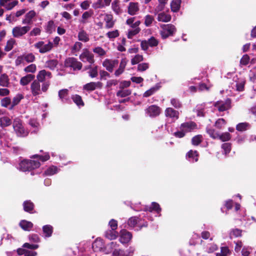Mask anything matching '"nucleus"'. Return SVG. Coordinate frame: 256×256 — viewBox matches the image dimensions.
I'll return each instance as SVG.
<instances>
[{"mask_svg": "<svg viewBox=\"0 0 256 256\" xmlns=\"http://www.w3.org/2000/svg\"><path fill=\"white\" fill-rule=\"evenodd\" d=\"M180 128V130L174 132V135L176 137L182 138L185 136L186 133L196 129L197 125L194 122H189L181 124Z\"/></svg>", "mask_w": 256, "mask_h": 256, "instance_id": "1", "label": "nucleus"}, {"mask_svg": "<svg viewBox=\"0 0 256 256\" xmlns=\"http://www.w3.org/2000/svg\"><path fill=\"white\" fill-rule=\"evenodd\" d=\"M40 162L34 160H24L20 164L18 168L22 172L29 171L40 166Z\"/></svg>", "mask_w": 256, "mask_h": 256, "instance_id": "2", "label": "nucleus"}, {"mask_svg": "<svg viewBox=\"0 0 256 256\" xmlns=\"http://www.w3.org/2000/svg\"><path fill=\"white\" fill-rule=\"evenodd\" d=\"M13 128L17 136H25L28 134V130L24 128L21 120L18 118L14 120Z\"/></svg>", "mask_w": 256, "mask_h": 256, "instance_id": "3", "label": "nucleus"}, {"mask_svg": "<svg viewBox=\"0 0 256 256\" xmlns=\"http://www.w3.org/2000/svg\"><path fill=\"white\" fill-rule=\"evenodd\" d=\"M30 29L29 26H16L12 30V34L14 37L19 38L26 34Z\"/></svg>", "mask_w": 256, "mask_h": 256, "instance_id": "4", "label": "nucleus"}, {"mask_svg": "<svg viewBox=\"0 0 256 256\" xmlns=\"http://www.w3.org/2000/svg\"><path fill=\"white\" fill-rule=\"evenodd\" d=\"M34 46L38 50L40 53L44 54L50 51L53 47V44L52 42H48V44H45L43 41H40L34 44Z\"/></svg>", "mask_w": 256, "mask_h": 256, "instance_id": "5", "label": "nucleus"}, {"mask_svg": "<svg viewBox=\"0 0 256 256\" xmlns=\"http://www.w3.org/2000/svg\"><path fill=\"white\" fill-rule=\"evenodd\" d=\"M231 101L228 98L225 100H219L216 102L214 106L219 112H224L228 110L231 107Z\"/></svg>", "mask_w": 256, "mask_h": 256, "instance_id": "6", "label": "nucleus"}, {"mask_svg": "<svg viewBox=\"0 0 256 256\" xmlns=\"http://www.w3.org/2000/svg\"><path fill=\"white\" fill-rule=\"evenodd\" d=\"M176 31L175 26L171 24L164 25L162 30L160 32L162 38H166L168 36L172 35Z\"/></svg>", "mask_w": 256, "mask_h": 256, "instance_id": "7", "label": "nucleus"}, {"mask_svg": "<svg viewBox=\"0 0 256 256\" xmlns=\"http://www.w3.org/2000/svg\"><path fill=\"white\" fill-rule=\"evenodd\" d=\"M146 114L151 118H154L160 115L161 108L156 105H152L145 110Z\"/></svg>", "mask_w": 256, "mask_h": 256, "instance_id": "8", "label": "nucleus"}, {"mask_svg": "<svg viewBox=\"0 0 256 256\" xmlns=\"http://www.w3.org/2000/svg\"><path fill=\"white\" fill-rule=\"evenodd\" d=\"M65 66L66 67L72 68L74 70H80L82 68V64L74 58H70L65 60Z\"/></svg>", "mask_w": 256, "mask_h": 256, "instance_id": "9", "label": "nucleus"}, {"mask_svg": "<svg viewBox=\"0 0 256 256\" xmlns=\"http://www.w3.org/2000/svg\"><path fill=\"white\" fill-rule=\"evenodd\" d=\"M80 58L83 62H88L90 64L94 62V54L86 49L84 50L80 56Z\"/></svg>", "mask_w": 256, "mask_h": 256, "instance_id": "10", "label": "nucleus"}, {"mask_svg": "<svg viewBox=\"0 0 256 256\" xmlns=\"http://www.w3.org/2000/svg\"><path fill=\"white\" fill-rule=\"evenodd\" d=\"M52 78V74L50 72L46 71L44 70H40L36 76V80L40 82H46L47 79L50 78Z\"/></svg>", "mask_w": 256, "mask_h": 256, "instance_id": "11", "label": "nucleus"}, {"mask_svg": "<svg viewBox=\"0 0 256 256\" xmlns=\"http://www.w3.org/2000/svg\"><path fill=\"white\" fill-rule=\"evenodd\" d=\"M30 90L33 96H37L42 94L40 84L39 82L34 80L30 84Z\"/></svg>", "mask_w": 256, "mask_h": 256, "instance_id": "12", "label": "nucleus"}, {"mask_svg": "<svg viewBox=\"0 0 256 256\" xmlns=\"http://www.w3.org/2000/svg\"><path fill=\"white\" fill-rule=\"evenodd\" d=\"M132 238V234L126 230H122L120 232V241L122 244L128 243Z\"/></svg>", "mask_w": 256, "mask_h": 256, "instance_id": "13", "label": "nucleus"}, {"mask_svg": "<svg viewBox=\"0 0 256 256\" xmlns=\"http://www.w3.org/2000/svg\"><path fill=\"white\" fill-rule=\"evenodd\" d=\"M36 12L32 10L26 14L22 20V23L23 24H32V20L36 16Z\"/></svg>", "mask_w": 256, "mask_h": 256, "instance_id": "14", "label": "nucleus"}, {"mask_svg": "<svg viewBox=\"0 0 256 256\" xmlns=\"http://www.w3.org/2000/svg\"><path fill=\"white\" fill-rule=\"evenodd\" d=\"M118 63V60L106 59L102 63V66L106 68L107 70L110 72H112L114 68L117 65Z\"/></svg>", "mask_w": 256, "mask_h": 256, "instance_id": "15", "label": "nucleus"}, {"mask_svg": "<svg viewBox=\"0 0 256 256\" xmlns=\"http://www.w3.org/2000/svg\"><path fill=\"white\" fill-rule=\"evenodd\" d=\"M140 10V6L138 2H130L128 6V12L131 16L136 14Z\"/></svg>", "mask_w": 256, "mask_h": 256, "instance_id": "16", "label": "nucleus"}, {"mask_svg": "<svg viewBox=\"0 0 256 256\" xmlns=\"http://www.w3.org/2000/svg\"><path fill=\"white\" fill-rule=\"evenodd\" d=\"M18 4L17 0H0V4L8 10H12Z\"/></svg>", "mask_w": 256, "mask_h": 256, "instance_id": "17", "label": "nucleus"}, {"mask_svg": "<svg viewBox=\"0 0 256 256\" xmlns=\"http://www.w3.org/2000/svg\"><path fill=\"white\" fill-rule=\"evenodd\" d=\"M92 248L96 252L102 251L104 248L102 240L100 238H97L93 242Z\"/></svg>", "mask_w": 256, "mask_h": 256, "instance_id": "18", "label": "nucleus"}, {"mask_svg": "<svg viewBox=\"0 0 256 256\" xmlns=\"http://www.w3.org/2000/svg\"><path fill=\"white\" fill-rule=\"evenodd\" d=\"M102 86V84L101 82H90L84 84V88L88 91H92L96 88H101Z\"/></svg>", "mask_w": 256, "mask_h": 256, "instance_id": "19", "label": "nucleus"}, {"mask_svg": "<svg viewBox=\"0 0 256 256\" xmlns=\"http://www.w3.org/2000/svg\"><path fill=\"white\" fill-rule=\"evenodd\" d=\"M166 116L169 117L174 120H178L179 118V112L172 108H168L164 111Z\"/></svg>", "mask_w": 256, "mask_h": 256, "instance_id": "20", "label": "nucleus"}, {"mask_svg": "<svg viewBox=\"0 0 256 256\" xmlns=\"http://www.w3.org/2000/svg\"><path fill=\"white\" fill-rule=\"evenodd\" d=\"M85 70H88L87 73L91 78H95L98 76V66H92L91 65L85 67Z\"/></svg>", "mask_w": 256, "mask_h": 256, "instance_id": "21", "label": "nucleus"}, {"mask_svg": "<svg viewBox=\"0 0 256 256\" xmlns=\"http://www.w3.org/2000/svg\"><path fill=\"white\" fill-rule=\"evenodd\" d=\"M112 0H97V2L92 4L94 9L102 8L108 6Z\"/></svg>", "mask_w": 256, "mask_h": 256, "instance_id": "22", "label": "nucleus"}, {"mask_svg": "<svg viewBox=\"0 0 256 256\" xmlns=\"http://www.w3.org/2000/svg\"><path fill=\"white\" fill-rule=\"evenodd\" d=\"M35 78V76L32 74H28L22 77L20 81V85L25 86L29 84Z\"/></svg>", "mask_w": 256, "mask_h": 256, "instance_id": "23", "label": "nucleus"}, {"mask_svg": "<svg viewBox=\"0 0 256 256\" xmlns=\"http://www.w3.org/2000/svg\"><path fill=\"white\" fill-rule=\"evenodd\" d=\"M100 16H103L104 21L106 22V27L108 28H112L114 25V22L112 20V16L108 14H101Z\"/></svg>", "mask_w": 256, "mask_h": 256, "instance_id": "24", "label": "nucleus"}, {"mask_svg": "<svg viewBox=\"0 0 256 256\" xmlns=\"http://www.w3.org/2000/svg\"><path fill=\"white\" fill-rule=\"evenodd\" d=\"M20 226L24 230L29 231L33 226V224L30 222L22 220L20 222Z\"/></svg>", "mask_w": 256, "mask_h": 256, "instance_id": "25", "label": "nucleus"}, {"mask_svg": "<svg viewBox=\"0 0 256 256\" xmlns=\"http://www.w3.org/2000/svg\"><path fill=\"white\" fill-rule=\"evenodd\" d=\"M157 20L159 22H168L171 20V16L164 12H160L158 14Z\"/></svg>", "mask_w": 256, "mask_h": 256, "instance_id": "26", "label": "nucleus"}, {"mask_svg": "<svg viewBox=\"0 0 256 256\" xmlns=\"http://www.w3.org/2000/svg\"><path fill=\"white\" fill-rule=\"evenodd\" d=\"M118 236V232L114 230H106L105 232L106 238L110 240H115Z\"/></svg>", "mask_w": 256, "mask_h": 256, "instance_id": "27", "label": "nucleus"}, {"mask_svg": "<svg viewBox=\"0 0 256 256\" xmlns=\"http://www.w3.org/2000/svg\"><path fill=\"white\" fill-rule=\"evenodd\" d=\"M8 76L5 74L0 76V86L4 87H8L9 85Z\"/></svg>", "mask_w": 256, "mask_h": 256, "instance_id": "28", "label": "nucleus"}, {"mask_svg": "<svg viewBox=\"0 0 256 256\" xmlns=\"http://www.w3.org/2000/svg\"><path fill=\"white\" fill-rule=\"evenodd\" d=\"M17 253L18 255H23L24 256H34L36 254V252L33 250H26L24 248H20L17 250Z\"/></svg>", "mask_w": 256, "mask_h": 256, "instance_id": "29", "label": "nucleus"}, {"mask_svg": "<svg viewBox=\"0 0 256 256\" xmlns=\"http://www.w3.org/2000/svg\"><path fill=\"white\" fill-rule=\"evenodd\" d=\"M12 124L11 120L8 116H2L0 118V126L2 128L6 127Z\"/></svg>", "mask_w": 256, "mask_h": 256, "instance_id": "30", "label": "nucleus"}, {"mask_svg": "<svg viewBox=\"0 0 256 256\" xmlns=\"http://www.w3.org/2000/svg\"><path fill=\"white\" fill-rule=\"evenodd\" d=\"M117 244L114 242H112L108 246L110 248H114V250H112L114 256H119L122 255V251L119 248H116Z\"/></svg>", "mask_w": 256, "mask_h": 256, "instance_id": "31", "label": "nucleus"}, {"mask_svg": "<svg viewBox=\"0 0 256 256\" xmlns=\"http://www.w3.org/2000/svg\"><path fill=\"white\" fill-rule=\"evenodd\" d=\"M42 230L45 237H50L53 232V228L50 225H45L42 227Z\"/></svg>", "mask_w": 256, "mask_h": 256, "instance_id": "32", "label": "nucleus"}, {"mask_svg": "<svg viewBox=\"0 0 256 256\" xmlns=\"http://www.w3.org/2000/svg\"><path fill=\"white\" fill-rule=\"evenodd\" d=\"M159 4L154 9V14H157L159 12L164 9L166 4L168 2V0H158Z\"/></svg>", "mask_w": 256, "mask_h": 256, "instance_id": "33", "label": "nucleus"}, {"mask_svg": "<svg viewBox=\"0 0 256 256\" xmlns=\"http://www.w3.org/2000/svg\"><path fill=\"white\" fill-rule=\"evenodd\" d=\"M181 0H173L171 2V10L174 12H177L180 8Z\"/></svg>", "mask_w": 256, "mask_h": 256, "instance_id": "34", "label": "nucleus"}, {"mask_svg": "<svg viewBox=\"0 0 256 256\" xmlns=\"http://www.w3.org/2000/svg\"><path fill=\"white\" fill-rule=\"evenodd\" d=\"M78 38L80 40L86 42L89 40L88 35L84 30H80L78 34Z\"/></svg>", "mask_w": 256, "mask_h": 256, "instance_id": "35", "label": "nucleus"}, {"mask_svg": "<svg viewBox=\"0 0 256 256\" xmlns=\"http://www.w3.org/2000/svg\"><path fill=\"white\" fill-rule=\"evenodd\" d=\"M131 92H132L130 90L120 88V90L117 92L116 95L118 96L123 98L130 95Z\"/></svg>", "mask_w": 256, "mask_h": 256, "instance_id": "36", "label": "nucleus"}, {"mask_svg": "<svg viewBox=\"0 0 256 256\" xmlns=\"http://www.w3.org/2000/svg\"><path fill=\"white\" fill-rule=\"evenodd\" d=\"M24 210L30 212L34 208V204L30 200L25 201L23 204Z\"/></svg>", "mask_w": 256, "mask_h": 256, "instance_id": "37", "label": "nucleus"}, {"mask_svg": "<svg viewBox=\"0 0 256 256\" xmlns=\"http://www.w3.org/2000/svg\"><path fill=\"white\" fill-rule=\"evenodd\" d=\"M72 100L78 106H83L84 105V102L80 96L78 94H75L72 96Z\"/></svg>", "mask_w": 256, "mask_h": 256, "instance_id": "38", "label": "nucleus"}, {"mask_svg": "<svg viewBox=\"0 0 256 256\" xmlns=\"http://www.w3.org/2000/svg\"><path fill=\"white\" fill-rule=\"evenodd\" d=\"M24 98V96L21 94H17L12 99V106L14 107L19 104L20 101Z\"/></svg>", "mask_w": 256, "mask_h": 256, "instance_id": "39", "label": "nucleus"}, {"mask_svg": "<svg viewBox=\"0 0 256 256\" xmlns=\"http://www.w3.org/2000/svg\"><path fill=\"white\" fill-rule=\"evenodd\" d=\"M198 154H197L196 151H193L192 150H190L188 154L186 156H188L190 158H192V162H197L198 160Z\"/></svg>", "mask_w": 256, "mask_h": 256, "instance_id": "40", "label": "nucleus"}, {"mask_svg": "<svg viewBox=\"0 0 256 256\" xmlns=\"http://www.w3.org/2000/svg\"><path fill=\"white\" fill-rule=\"evenodd\" d=\"M226 124V122L224 118H218L215 122L214 126L218 129H222Z\"/></svg>", "mask_w": 256, "mask_h": 256, "instance_id": "41", "label": "nucleus"}, {"mask_svg": "<svg viewBox=\"0 0 256 256\" xmlns=\"http://www.w3.org/2000/svg\"><path fill=\"white\" fill-rule=\"evenodd\" d=\"M144 24L146 26H150L154 21V18L152 16L148 14L145 16L144 18Z\"/></svg>", "mask_w": 256, "mask_h": 256, "instance_id": "42", "label": "nucleus"}, {"mask_svg": "<svg viewBox=\"0 0 256 256\" xmlns=\"http://www.w3.org/2000/svg\"><path fill=\"white\" fill-rule=\"evenodd\" d=\"M16 43V40L13 38H10L6 42V45L4 48V50L6 52L10 50L14 47V45Z\"/></svg>", "mask_w": 256, "mask_h": 256, "instance_id": "43", "label": "nucleus"}, {"mask_svg": "<svg viewBox=\"0 0 256 256\" xmlns=\"http://www.w3.org/2000/svg\"><path fill=\"white\" fill-rule=\"evenodd\" d=\"M32 158H38L42 162H44L50 159V155L48 153H46L44 156H40L38 154H35L32 156Z\"/></svg>", "mask_w": 256, "mask_h": 256, "instance_id": "44", "label": "nucleus"}, {"mask_svg": "<svg viewBox=\"0 0 256 256\" xmlns=\"http://www.w3.org/2000/svg\"><path fill=\"white\" fill-rule=\"evenodd\" d=\"M36 70L35 64H31L24 68V71L26 73H34Z\"/></svg>", "mask_w": 256, "mask_h": 256, "instance_id": "45", "label": "nucleus"}, {"mask_svg": "<svg viewBox=\"0 0 256 256\" xmlns=\"http://www.w3.org/2000/svg\"><path fill=\"white\" fill-rule=\"evenodd\" d=\"M230 138L231 136L230 134L228 132H226L222 133L220 134L218 138L222 142H226L229 140L230 139Z\"/></svg>", "mask_w": 256, "mask_h": 256, "instance_id": "46", "label": "nucleus"}, {"mask_svg": "<svg viewBox=\"0 0 256 256\" xmlns=\"http://www.w3.org/2000/svg\"><path fill=\"white\" fill-rule=\"evenodd\" d=\"M207 132L210 136L214 139L218 138L220 134L216 132L214 129L210 128L207 130Z\"/></svg>", "mask_w": 256, "mask_h": 256, "instance_id": "47", "label": "nucleus"}, {"mask_svg": "<svg viewBox=\"0 0 256 256\" xmlns=\"http://www.w3.org/2000/svg\"><path fill=\"white\" fill-rule=\"evenodd\" d=\"M134 29L130 30L128 31V38L130 39H131L132 38V37L138 34L140 31V28H133Z\"/></svg>", "mask_w": 256, "mask_h": 256, "instance_id": "48", "label": "nucleus"}, {"mask_svg": "<svg viewBox=\"0 0 256 256\" xmlns=\"http://www.w3.org/2000/svg\"><path fill=\"white\" fill-rule=\"evenodd\" d=\"M202 135H197L192 138V144L194 146H198L202 142Z\"/></svg>", "mask_w": 256, "mask_h": 256, "instance_id": "49", "label": "nucleus"}, {"mask_svg": "<svg viewBox=\"0 0 256 256\" xmlns=\"http://www.w3.org/2000/svg\"><path fill=\"white\" fill-rule=\"evenodd\" d=\"M138 218L136 216H132L129 218L128 222V225L129 227L134 228L138 223Z\"/></svg>", "mask_w": 256, "mask_h": 256, "instance_id": "50", "label": "nucleus"}, {"mask_svg": "<svg viewBox=\"0 0 256 256\" xmlns=\"http://www.w3.org/2000/svg\"><path fill=\"white\" fill-rule=\"evenodd\" d=\"M143 60V56L142 55L136 54L131 60V63L132 65L138 64Z\"/></svg>", "mask_w": 256, "mask_h": 256, "instance_id": "51", "label": "nucleus"}, {"mask_svg": "<svg viewBox=\"0 0 256 256\" xmlns=\"http://www.w3.org/2000/svg\"><path fill=\"white\" fill-rule=\"evenodd\" d=\"M93 52L99 56H104L106 54V51L101 47L97 46L93 49Z\"/></svg>", "mask_w": 256, "mask_h": 256, "instance_id": "52", "label": "nucleus"}, {"mask_svg": "<svg viewBox=\"0 0 256 256\" xmlns=\"http://www.w3.org/2000/svg\"><path fill=\"white\" fill-rule=\"evenodd\" d=\"M57 170L58 168L56 166H52L46 170L45 174L48 176L53 175L57 172Z\"/></svg>", "mask_w": 256, "mask_h": 256, "instance_id": "53", "label": "nucleus"}, {"mask_svg": "<svg viewBox=\"0 0 256 256\" xmlns=\"http://www.w3.org/2000/svg\"><path fill=\"white\" fill-rule=\"evenodd\" d=\"M106 36L110 39L114 38L119 36V32L118 30L109 32L106 33Z\"/></svg>", "mask_w": 256, "mask_h": 256, "instance_id": "54", "label": "nucleus"}, {"mask_svg": "<svg viewBox=\"0 0 256 256\" xmlns=\"http://www.w3.org/2000/svg\"><path fill=\"white\" fill-rule=\"evenodd\" d=\"M241 235L242 230L238 228L232 230L230 232V236L231 238L238 237L241 236Z\"/></svg>", "mask_w": 256, "mask_h": 256, "instance_id": "55", "label": "nucleus"}, {"mask_svg": "<svg viewBox=\"0 0 256 256\" xmlns=\"http://www.w3.org/2000/svg\"><path fill=\"white\" fill-rule=\"evenodd\" d=\"M24 60L28 62H32L34 61L35 59L34 56L32 54H26L23 55Z\"/></svg>", "mask_w": 256, "mask_h": 256, "instance_id": "56", "label": "nucleus"}, {"mask_svg": "<svg viewBox=\"0 0 256 256\" xmlns=\"http://www.w3.org/2000/svg\"><path fill=\"white\" fill-rule=\"evenodd\" d=\"M58 96L64 102L65 100L66 99V96H68V90L64 89L60 90L58 92Z\"/></svg>", "mask_w": 256, "mask_h": 256, "instance_id": "57", "label": "nucleus"}, {"mask_svg": "<svg viewBox=\"0 0 256 256\" xmlns=\"http://www.w3.org/2000/svg\"><path fill=\"white\" fill-rule=\"evenodd\" d=\"M149 68V64L148 63H141L138 66V70L139 72H144L146 70Z\"/></svg>", "mask_w": 256, "mask_h": 256, "instance_id": "58", "label": "nucleus"}, {"mask_svg": "<svg viewBox=\"0 0 256 256\" xmlns=\"http://www.w3.org/2000/svg\"><path fill=\"white\" fill-rule=\"evenodd\" d=\"M248 126V124L246 122L240 123L236 126V129L238 131H244L247 129Z\"/></svg>", "mask_w": 256, "mask_h": 256, "instance_id": "59", "label": "nucleus"}, {"mask_svg": "<svg viewBox=\"0 0 256 256\" xmlns=\"http://www.w3.org/2000/svg\"><path fill=\"white\" fill-rule=\"evenodd\" d=\"M171 104L176 108H179L181 107L182 104L178 99L172 98L170 100Z\"/></svg>", "mask_w": 256, "mask_h": 256, "instance_id": "60", "label": "nucleus"}, {"mask_svg": "<svg viewBox=\"0 0 256 256\" xmlns=\"http://www.w3.org/2000/svg\"><path fill=\"white\" fill-rule=\"evenodd\" d=\"M112 8L113 10L116 14H118L122 13V10L120 9L119 4L116 2H114L112 4Z\"/></svg>", "mask_w": 256, "mask_h": 256, "instance_id": "61", "label": "nucleus"}, {"mask_svg": "<svg viewBox=\"0 0 256 256\" xmlns=\"http://www.w3.org/2000/svg\"><path fill=\"white\" fill-rule=\"evenodd\" d=\"M222 148L224 150V153L226 155L230 152L231 145L230 143H224L222 145Z\"/></svg>", "mask_w": 256, "mask_h": 256, "instance_id": "62", "label": "nucleus"}, {"mask_svg": "<svg viewBox=\"0 0 256 256\" xmlns=\"http://www.w3.org/2000/svg\"><path fill=\"white\" fill-rule=\"evenodd\" d=\"M148 42L149 46L150 47L156 46L158 44V41L153 36L149 38Z\"/></svg>", "mask_w": 256, "mask_h": 256, "instance_id": "63", "label": "nucleus"}, {"mask_svg": "<svg viewBox=\"0 0 256 256\" xmlns=\"http://www.w3.org/2000/svg\"><path fill=\"white\" fill-rule=\"evenodd\" d=\"M11 104V100L8 97H6L1 100V105L4 107H8Z\"/></svg>", "mask_w": 256, "mask_h": 256, "instance_id": "64", "label": "nucleus"}]
</instances>
